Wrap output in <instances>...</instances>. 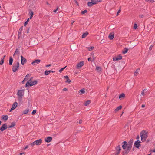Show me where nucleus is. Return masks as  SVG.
Here are the masks:
<instances>
[{
  "label": "nucleus",
  "instance_id": "nucleus-1",
  "mask_svg": "<svg viewBox=\"0 0 155 155\" xmlns=\"http://www.w3.org/2000/svg\"><path fill=\"white\" fill-rule=\"evenodd\" d=\"M122 144L123 149L121 155H127L131 149L132 146L130 144H127L125 142H123Z\"/></svg>",
  "mask_w": 155,
  "mask_h": 155
},
{
  "label": "nucleus",
  "instance_id": "nucleus-2",
  "mask_svg": "<svg viewBox=\"0 0 155 155\" xmlns=\"http://www.w3.org/2000/svg\"><path fill=\"white\" fill-rule=\"evenodd\" d=\"M38 81L37 80L34 79L33 78H31L28 80L25 86L26 87H31L36 85Z\"/></svg>",
  "mask_w": 155,
  "mask_h": 155
},
{
  "label": "nucleus",
  "instance_id": "nucleus-3",
  "mask_svg": "<svg viewBox=\"0 0 155 155\" xmlns=\"http://www.w3.org/2000/svg\"><path fill=\"white\" fill-rule=\"evenodd\" d=\"M148 132L145 130H143L140 133V136L141 141L144 142L148 137Z\"/></svg>",
  "mask_w": 155,
  "mask_h": 155
},
{
  "label": "nucleus",
  "instance_id": "nucleus-4",
  "mask_svg": "<svg viewBox=\"0 0 155 155\" xmlns=\"http://www.w3.org/2000/svg\"><path fill=\"white\" fill-rule=\"evenodd\" d=\"M102 1V0H91V2H88L87 3V5L88 7H91L101 2Z\"/></svg>",
  "mask_w": 155,
  "mask_h": 155
},
{
  "label": "nucleus",
  "instance_id": "nucleus-5",
  "mask_svg": "<svg viewBox=\"0 0 155 155\" xmlns=\"http://www.w3.org/2000/svg\"><path fill=\"white\" fill-rule=\"evenodd\" d=\"M19 66V64L18 62L14 63L12 68V71L14 72H16L18 70Z\"/></svg>",
  "mask_w": 155,
  "mask_h": 155
},
{
  "label": "nucleus",
  "instance_id": "nucleus-6",
  "mask_svg": "<svg viewBox=\"0 0 155 155\" xmlns=\"http://www.w3.org/2000/svg\"><path fill=\"white\" fill-rule=\"evenodd\" d=\"M24 89H21L18 91L17 95L20 97H22L24 94Z\"/></svg>",
  "mask_w": 155,
  "mask_h": 155
},
{
  "label": "nucleus",
  "instance_id": "nucleus-7",
  "mask_svg": "<svg viewBox=\"0 0 155 155\" xmlns=\"http://www.w3.org/2000/svg\"><path fill=\"white\" fill-rule=\"evenodd\" d=\"M122 59V57L120 54H119L114 57L113 59V61H116L119 60H121Z\"/></svg>",
  "mask_w": 155,
  "mask_h": 155
},
{
  "label": "nucleus",
  "instance_id": "nucleus-8",
  "mask_svg": "<svg viewBox=\"0 0 155 155\" xmlns=\"http://www.w3.org/2000/svg\"><path fill=\"white\" fill-rule=\"evenodd\" d=\"M84 64V61H81L78 62L76 68L78 69H79L81 67L83 66Z\"/></svg>",
  "mask_w": 155,
  "mask_h": 155
},
{
  "label": "nucleus",
  "instance_id": "nucleus-9",
  "mask_svg": "<svg viewBox=\"0 0 155 155\" xmlns=\"http://www.w3.org/2000/svg\"><path fill=\"white\" fill-rule=\"evenodd\" d=\"M116 155H118L121 150V147L120 146H118L116 148Z\"/></svg>",
  "mask_w": 155,
  "mask_h": 155
},
{
  "label": "nucleus",
  "instance_id": "nucleus-10",
  "mask_svg": "<svg viewBox=\"0 0 155 155\" xmlns=\"http://www.w3.org/2000/svg\"><path fill=\"white\" fill-rule=\"evenodd\" d=\"M7 128V124L5 123L3 124L1 127L0 130L2 132L3 131Z\"/></svg>",
  "mask_w": 155,
  "mask_h": 155
},
{
  "label": "nucleus",
  "instance_id": "nucleus-11",
  "mask_svg": "<svg viewBox=\"0 0 155 155\" xmlns=\"http://www.w3.org/2000/svg\"><path fill=\"white\" fill-rule=\"evenodd\" d=\"M18 105V104L16 102H14L12 105V108L10 110V112H12V110H14L16 108Z\"/></svg>",
  "mask_w": 155,
  "mask_h": 155
},
{
  "label": "nucleus",
  "instance_id": "nucleus-12",
  "mask_svg": "<svg viewBox=\"0 0 155 155\" xmlns=\"http://www.w3.org/2000/svg\"><path fill=\"white\" fill-rule=\"evenodd\" d=\"M35 141L36 145L39 146L41 145L42 143L43 140L42 139H40L39 140H36Z\"/></svg>",
  "mask_w": 155,
  "mask_h": 155
},
{
  "label": "nucleus",
  "instance_id": "nucleus-13",
  "mask_svg": "<svg viewBox=\"0 0 155 155\" xmlns=\"http://www.w3.org/2000/svg\"><path fill=\"white\" fill-rule=\"evenodd\" d=\"M41 60L39 59H36L34 60L31 63V64L33 66L39 63Z\"/></svg>",
  "mask_w": 155,
  "mask_h": 155
},
{
  "label": "nucleus",
  "instance_id": "nucleus-14",
  "mask_svg": "<svg viewBox=\"0 0 155 155\" xmlns=\"http://www.w3.org/2000/svg\"><path fill=\"white\" fill-rule=\"evenodd\" d=\"M21 64L24 65L26 62V60L22 55L21 56Z\"/></svg>",
  "mask_w": 155,
  "mask_h": 155
},
{
  "label": "nucleus",
  "instance_id": "nucleus-15",
  "mask_svg": "<svg viewBox=\"0 0 155 155\" xmlns=\"http://www.w3.org/2000/svg\"><path fill=\"white\" fill-rule=\"evenodd\" d=\"M52 139L51 137H48L45 138V141L47 143H49L52 141Z\"/></svg>",
  "mask_w": 155,
  "mask_h": 155
},
{
  "label": "nucleus",
  "instance_id": "nucleus-16",
  "mask_svg": "<svg viewBox=\"0 0 155 155\" xmlns=\"http://www.w3.org/2000/svg\"><path fill=\"white\" fill-rule=\"evenodd\" d=\"M141 142L139 140L136 141L134 143V146L138 148L140 146Z\"/></svg>",
  "mask_w": 155,
  "mask_h": 155
},
{
  "label": "nucleus",
  "instance_id": "nucleus-17",
  "mask_svg": "<svg viewBox=\"0 0 155 155\" xmlns=\"http://www.w3.org/2000/svg\"><path fill=\"white\" fill-rule=\"evenodd\" d=\"M122 108V106L121 105L119 106L116 107L114 110V112L116 113L119 110H120Z\"/></svg>",
  "mask_w": 155,
  "mask_h": 155
},
{
  "label": "nucleus",
  "instance_id": "nucleus-18",
  "mask_svg": "<svg viewBox=\"0 0 155 155\" xmlns=\"http://www.w3.org/2000/svg\"><path fill=\"white\" fill-rule=\"evenodd\" d=\"M64 78L66 79V81L65 82L67 83H70L71 82V81L70 80L69 77L68 76H64Z\"/></svg>",
  "mask_w": 155,
  "mask_h": 155
},
{
  "label": "nucleus",
  "instance_id": "nucleus-19",
  "mask_svg": "<svg viewBox=\"0 0 155 155\" xmlns=\"http://www.w3.org/2000/svg\"><path fill=\"white\" fill-rule=\"evenodd\" d=\"M2 119L4 120L5 121H6L8 119V117L7 115H3L1 117Z\"/></svg>",
  "mask_w": 155,
  "mask_h": 155
},
{
  "label": "nucleus",
  "instance_id": "nucleus-20",
  "mask_svg": "<svg viewBox=\"0 0 155 155\" xmlns=\"http://www.w3.org/2000/svg\"><path fill=\"white\" fill-rule=\"evenodd\" d=\"M91 103V101L90 100H87L84 101V105L85 106H87L90 104Z\"/></svg>",
  "mask_w": 155,
  "mask_h": 155
},
{
  "label": "nucleus",
  "instance_id": "nucleus-21",
  "mask_svg": "<svg viewBox=\"0 0 155 155\" xmlns=\"http://www.w3.org/2000/svg\"><path fill=\"white\" fill-rule=\"evenodd\" d=\"M147 89H144L141 92V95L143 96L145 95L147 93Z\"/></svg>",
  "mask_w": 155,
  "mask_h": 155
},
{
  "label": "nucleus",
  "instance_id": "nucleus-22",
  "mask_svg": "<svg viewBox=\"0 0 155 155\" xmlns=\"http://www.w3.org/2000/svg\"><path fill=\"white\" fill-rule=\"evenodd\" d=\"M114 36V32H111L109 35L108 37L110 39H112Z\"/></svg>",
  "mask_w": 155,
  "mask_h": 155
},
{
  "label": "nucleus",
  "instance_id": "nucleus-23",
  "mask_svg": "<svg viewBox=\"0 0 155 155\" xmlns=\"http://www.w3.org/2000/svg\"><path fill=\"white\" fill-rule=\"evenodd\" d=\"M5 57V56H4L3 57L0 58V65H2L4 61V59Z\"/></svg>",
  "mask_w": 155,
  "mask_h": 155
},
{
  "label": "nucleus",
  "instance_id": "nucleus-24",
  "mask_svg": "<svg viewBox=\"0 0 155 155\" xmlns=\"http://www.w3.org/2000/svg\"><path fill=\"white\" fill-rule=\"evenodd\" d=\"M125 97V95L124 94H122L120 95L119 98L121 100H123Z\"/></svg>",
  "mask_w": 155,
  "mask_h": 155
},
{
  "label": "nucleus",
  "instance_id": "nucleus-25",
  "mask_svg": "<svg viewBox=\"0 0 155 155\" xmlns=\"http://www.w3.org/2000/svg\"><path fill=\"white\" fill-rule=\"evenodd\" d=\"M140 71V69H137L135 71L134 73V75L135 76H137V75L139 72Z\"/></svg>",
  "mask_w": 155,
  "mask_h": 155
},
{
  "label": "nucleus",
  "instance_id": "nucleus-26",
  "mask_svg": "<svg viewBox=\"0 0 155 155\" xmlns=\"http://www.w3.org/2000/svg\"><path fill=\"white\" fill-rule=\"evenodd\" d=\"M15 123L14 122H12L11 124L9 126V128H11L15 126Z\"/></svg>",
  "mask_w": 155,
  "mask_h": 155
},
{
  "label": "nucleus",
  "instance_id": "nucleus-27",
  "mask_svg": "<svg viewBox=\"0 0 155 155\" xmlns=\"http://www.w3.org/2000/svg\"><path fill=\"white\" fill-rule=\"evenodd\" d=\"M29 15L30 16V19H31L34 13L32 11H30L29 12Z\"/></svg>",
  "mask_w": 155,
  "mask_h": 155
},
{
  "label": "nucleus",
  "instance_id": "nucleus-28",
  "mask_svg": "<svg viewBox=\"0 0 155 155\" xmlns=\"http://www.w3.org/2000/svg\"><path fill=\"white\" fill-rule=\"evenodd\" d=\"M29 111V109H26L23 110V114H26L28 113Z\"/></svg>",
  "mask_w": 155,
  "mask_h": 155
},
{
  "label": "nucleus",
  "instance_id": "nucleus-29",
  "mask_svg": "<svg viewBox=\"0 0 155 155\" xmlns=\"http://www.w3.org/2000/svg\"><path fill=\"white\" fill-rule=\"evenodd\" d=\"M29 76V75H27L26 77H25L24 80H23V81H22V83L23 84H24V82L25 81H26L27 80H28V77Z\"/></svg>",
  "mask_w": 155,
  "mask_h": 155
},
{
  "label": "nucleus",
  "instance_id": "nucleus-30",
  "mask_svg": "<svg viewBox=\"0 0 155 155\" xmlns=\"http://www.w3.org/2000/svg\"><path fill=\"white\" fill-rule=\"evenodd\" d=\"M13 61V59L11 57L9 58V64L10 65H11L12 64Z\"/></svg>",
  "mask_w": 155,
  "mask_h": 155
},
{
  "label": "nucleus",
  "instance_id": "nucleus-31",
  "mask_svg": "<svg viewBox=\"0 0 155 155\" xmlns=\"http://www.w3.org/2000/svg\"><path fill=\"white\" fill-rule=\"evenodd\" d=\"M128 51V49L127 48H125L123 50L122 53L124 54L127 53Z\"/></svg>",
  "mask_w": 155,
  "mask_h": 155
},
{
  "label": "nucleus",
  "instance_id": "nucleus-32",
  "mask_svg": "<svg viewBox=\"0 0 155 155\" xmlns=\"http://www.w3.org/2000/svg\"><path fill=\"white\" fill-rule=\"evenodd\" d=\"M88 34L87 32H85L83 34L82 36V38H85Z\"/></svg>",
  "mask_w": 155,
  "mask_h": 155
},
{
  "label": "nucleus",
  "instance_id": "nucleus-33",
  "mask_svg": "<svg viewBox=\"0 0 155 155\" xmlns=\"http://www.w3.org/2000/svg\"><path fill=\"white\" fill-rule=\"evenodd\" d=\"M79 92L80 94H84L85 93V89H83L79 91Z\"/></svg>",
  "mask_w": 155,
  "mask_h": 155
},
{
  "label": "nucleus",
  "instance_id": "nucleus-34",
  "mask_svg": "<svg viewBox=\"0 0 155 155\" xmlns=\"http://www.w3.org/2000/svg\"><path fill=\"white\" fill-rule=\"evenodd\" d=\"M51 73V71H46L45 72V74L46 75H47L49 74L50 73Z\"/></svg>",
  "mask_w": 155,
  "mask_h": 155
},
{
  "label": "nucleus",
  "instance_id": "nucleus-35",
  "mask_svg": "<svg viewBox=\"0 0 155 155\" xmlns=\"http://www.w3.org/2000/svg\"><path fill=\"white\" fill-rule=\"evenodd\" d=\"M94 48L93 47H91L88 48V50L90 51L93 50Z\"/></svg>",
  "mask_w": 155,
  "mask_h": 155
},
{
  "label": "nucleus",
  "instance_id": "nucleus-36",
  "mask_svg": "<svg viewBox=\"0 0 155 155\" xmlns=\"http://www.w3.org/2000/svg\"><path fill=\"white\" fill-rule=\"evenodd\" d=\"M96 69L98 71H100L101 70V68L98 66H97L96 67Z\"/></svg>",
  "mask_w": 155,
  "mask_h": 155
},
{
  "label": "nucleus",
  "instance_id": "nucleus-37",
  "mask_svg": "<svg viewBox=\"0 0 155 155\" xmlns=\"http://www.w3.org/2000/svg\"><path fill=\"white\" fill-rule=\"evenodd\" d=\"M146 1L148 2L153 3L155 2V0H146Z\"/></svg>",
  "mask_w": 155,
  "mask_h": 155
},
{
  "label": "nucleus",
  "instance_id": "nucleus-38",
  "mask_svg": "<svg viewBox=\"0 0 155 155\" xmlns=\"http://www.w3.org/2000/svg\"><path fill=\"white\" fill-rule=\"evenodd\" d=\"M30 145L31 147H34L35 145H36L35 143V141H34L32 143H31L30 144Z\"/></svg>",
  "mask_w": 155,
  "mask_h": 155
},
{
  "label": "nucleus",
  "instance_id": "nucleus-39",
  "mask_svg": "<svg viewBox=\"0 0 155 155\" xmlns=\"http://www.w3.org/2000/svg\"><path fill=\"white\" fill-rule=\"evenodd\" d=\"M29 18H28L27 19V21L25 23V24H24L25 26H26V25L28 24V23L29 22Z\"/></svg>",
  "mask_w": 155,
  "mask_h": 155
},
{
  "label": "nucleus",
  "instance_id": "nucleus-40",
  "mask_svg": "<svg viewBox=\"0 0 155 155\" xmlns=\"http://www.w3.org/2000/svg\"><path fill=\"white\" fill-rule=\"evenodd\" d=\"M66 67V66L63 68H61V69H60L59 71L60 73H61L62 72V71H63V70Z\"/></svg>",
  "mask_w": 155,
  "mask_h": 155
},
{
  "label": "nucleus",
  "instance_id": "nucleus-41",
  "mask_svg": "<svg viewBox=\"0 0 155 155\" xmlns=\"http://www.w3.org/2000/svg\"><path fill=\"white\" fill-rule=\"evenodd\" d=\"M36 112H37V110H33L32 112V113H31L32 114V115L35 114L36 113Z\"/></svg>",
  "mask_w": 155,
  "mask_h": 155
},
{
  "label": "nucleus",
  "instance_id": "nucleus-42",
  "mask_svg": "<svg viewBox=\"0 0 155 155\" xmlns=\"http://www.w3.org/2000/svg\"><path fill=\"white\" fill-rule=\"evenodd\" d=\"M23 27L22 26L19 29V32L20 33L22 31V30H23Z\"/></svg>",
  "mask_w": 155,
  "mask_h": 155
},
{
  "label": "nucleus",
  "instance_id": "nucleus-43",
  "mask_svg": "<svg viewBox=\"0 0 155 155\" xmlns=\"http://www.w3.org/2000/svg\"><path fill=\"white\" fill-rule=\"evenodd\" d=\"M87 12V11L86 10H84L81 12V14H84L86 13Z\"/></svg>",
  "mask_w": 155,
  "mask_h": 155
},
{
  "label": "nucleus",
  "instance_id": "nucleus-44",
  "mask_svg": "<svg viewBox=\"0 0 155 155\" xmlns=\"http://www.w3.org/2000/svg\"><path fill=\"white\" fill-rule=\"evenodd\" d=\"M137 25L136 24H135L134 26V28L135 29H136L137 28Z\"/></svg>",
  "mask_w": 155,
  "mask_h": 155
},
{
  "label": "nucleus",
  "instance_id": "nucleus-45",
  "mask_svg": "<svg viewBox=\"0 0 155 155\" xmlns=\"http://www.w3.org/2000/svg\"><path fill=\"white\" fill-rule=\"evenodd\" d=\"M121 10L120 9H119L118 10V12H117V16L118 15L119 13L121 12Z\"/></svg>",
  "mask_w": 155,
  "mask_h": 155
},
{
  "label": "nucleus",
  "instance_id": "nucleus-46",
  "mask_svg": "<svg viewBox=\"0 0 155 155\" xmlns=\"http://www.w3.org/2000/svg\"><path fill=\"white\" fill-rule=\"evenodd\" d=\"M18 53V50L17 49L16 50L14 54V56H15V55H16Z\"/></svg>",
  "mask_w": 155,
  "mask_h": 155
},
{
  "label": "nucleus",
  "instance_id": "nucleus-47",
  "mask_svg": "<svg viewBox=\"0 0 155 155\" xmlns=\"http://www.w3.org/2000/svg\"><path fill=\"white\" fill-rule=\"evenodd\" d=\"M28 145H26V146H25V147L24 148V150H26V149H27V148H28Z\"/></svg>",
  "mask_w": 155,
  "mask_h": 155
},
{
  "label": "nucleus",
  "instance_id": "nucleus-48",
  "mask_svg": "<svg viewBox=\"0 0 155 155\" xmlns=\"http://www.w3.org/2000/svg\"><path fill=\"white\" fill-rule=\"evenodd\" d=\"M63 90L64 91H68V89L66 88H64L63 89Z\"/></svg>",
  "mask_w": 155,
  "mask_h": 155
},
{
  "label": "nucleus",
  "instance_id": "nucleus-49",
  "mask_svg": "<svg viewBox=\"0 0 155 155\" xmlns=\"http://www.w3.org/2000/svg\"><path fill=\"white\" fill-rule=\"evenodd\" d=\"M82 120H80L79 121V123L80 124H81L82 123Z\"/></svg>",
  "mask_w": 155,
  "mask_h": 155
},
{
  "label": "nucleus",
  "instance_id": "nucleus-50",
  "mask_svg": "<svg viewBox=\"0 0 155 155\" xmlns=\"http://www.w3.org/2000/svg\"><path fill=\"white\" fill-rule=\"evenodd\" d=\"M57 10H58V8L56 9H55V10H54L53 11V12H54L56 13L57 12Z\"/></svg>",
  "mask_w": 155,
  "mask_h": 155
},
{
  "label": "nucleus",
  "instance_id": "nucleus-51",
  "mask_svg": "<svg viewBox=\"0 0 155 155\" xmlns=\"http://www.w3.org/2000/svg\"><path fill=\"white\" fill-rule=\"evenodd\" d=\"M49 71H51V72L54 73L55 72V71H52V70H49Z\"/></svg>",
  "mask_w": 155,
  "mask_h": 155
},
{
  "label": "nucleus",
  "instance_id": "nucleus-52",
  "mask_svg": "<svg viewBox=\"0 0 155 155\" xmlns=\"http://www.w3.org/2000/svg\"><path fill=\"white\" fill-rule=\"evenodd\" d=\"M51 66V64H49V65H46V67H50Z\"/></svg>",
  "mask_w": 155,
  "mask_h": 155
},
{
  "label": "nucleus",
  "instance_id": "nucleus-53",
  "mask_svg": "<svg viewBox=\"0 0 155 155\" xmlns=\"http://www.w3.org/2000/svg\"><path fill=\"white\" fill-rule=\"evenodd\" d=\"M91 58H88V61H90L91 60Z\"/></svg>",
  "mask_w": 155,
  "mask_h": 155
},
{
  "label": "nucleus",
  "instance_id": "nucleus-54",
  "mask_svg": "<svg viewBox=\"0 0 155 155\" xmlns=\"http://www.w3.org/2000/svg\"><path fill=\"white\" fill-rule=\"evenodd\" d=\"M24 154V153H20V155H23Z\"/></svg>",
  "mask_w": 155,
  "mask_h": 155
},
{
  "label": "nucleus",
  "instance_id": "nucleus-55",
  "mask_svg": "<svg viewBox=\"0 0 155 155\" xmlns=\"http://www.w3.org/2000/svg\"><path fill=\"white\" fill-rule=\"evenodd\" d=\"M144 106H144V105H142V107H144Z\"/></svg>",
  "mask_w": 155,
  "mask_h": 155
},
{
  "label": "nucleus",
  "instance_id": "nucleus-56",
  "mask_svg": "<svg viewBox=\"0 0 155 155\" xmlns=\"http://www.w3.org/2000/svg\"><path fill=\"white\" fill-rule=\"evenodd\" d=\"M74 21H72V24L73 23H74Z\"/></svg>",
  "mask_w": 155,
  "mask_h": 155
},
{
  "label": "nucleus",
  "instance_id": "nucleus-57",
  "mask_svg": "<svg viewBox=\"0 0 155 155\" xmlns=\"http://www.w3.org/2000/svg\"><path fill=\"white\" fill-rule=\"evenodd\" d=\"M143 17V15L140 16V17L142 18Z\"/></svg>",
  "mask_w": 155,
  "mask_h": 155
},
{
  "label": "nucleus",
  "instance_id": "nucleus-58",
  "mask_svg": "<svg viewBox=\"0 0 155 155\" xmlns=\"http://www.w3.org/2000/svg\"><path fill=\"white\" fill-rule=\"evenodd\" d=\"M1 123H2L1 121H0V125L1 124Z\"/></svg>",
  "mask_w": 155,
  "mask_h": 155
},
{
  "label": "nucleus",
  "instance_id": "nucleus-59",
  "mask_svg": "<svg viewBox=\"0 0 155 155\" xmlns=\"http://www.w3.org/2000/svg\"><path fill=\"white\" fill-rule=\"evenodd\" d=\"M47 4H48H48H48V2H47Z\"/></svg>",
  "mask_w": 155,
  "mask_h": 155
}]
</instances>
